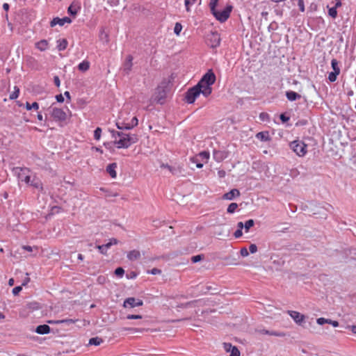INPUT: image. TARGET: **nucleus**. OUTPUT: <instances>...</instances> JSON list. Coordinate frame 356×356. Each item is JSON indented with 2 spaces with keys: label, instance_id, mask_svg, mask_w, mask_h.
Listing matches in <instances>:
<instances>
[{
  "label": "nucleus",
  "instance_id": "f257e3e1",
  "mask_svg": "<svg viewBox=\"0 0 356 356\" xmlns=\"http://www.w3.org/2000/svg\"><path fill=\"white\" fill-rule=\"evenodd\" d=\"M209 7L215 18L220 22L227 20L233 8L232 5L224 4L222 1H211Z\"/></svg>",
  "mask_w": 356,
  "mask_h": 356
},
{
  "label": "nucleus",
  "instance_id": "f03ea898",
  "mask_svg": "<svg viewBox=\"0 0 356 356\" xmlns=\"http://www.w3.org/2000/svg\"><path fill=\"white\" fill-rule=\"evenodd\" d=\"M112 136L114 138L113 143L118 149H127L138 140L137 135L127 134L122 131H113Z\"/></svg>",
  "mask_w": 356,
  "mask_h": 356
},
{
  "label": "nucleus",
  "instance_id": "7ed1b4c3",
  "mask_svg": "<svg viewBox=\"0 0 356 356\" xmlns=\"http://www.w3.org/2000/svg\"><path fill=\"white\" fill-rule=\"evenodd\" d=\"M124 111L120 112L119 118L116 122V126L119 129H131L136 127L138 124V120L136 116L131 118L130 121L124 118Z\"/></svg>",
  "mask_w": 356,
  "mask_h": 356
},
{
  "label": "nucleus",
  "instance_id": "20e7f679",
  "mask_svg": "<svg viewBox=\"0 0 356 356\" xmlns=\"http://www.w3.org/2000/svg\"><path fill=\"white\" fill-rule=\"evenodd\" d=\"M13 172L16 175L19 181L25 182L29 184L31 181L30 170L27 168L16 167L13 169Z\"/></svg>",
  "mask_w": 356,
  "mask_h": 356
},
{
  "label": "nucleus",
  "instance_id": "39448f33",
  "mask_svg": "<svg viewBox=\"0 0 356 356\" xmlns=\"http://www.w3.org/2000/svg\"><path fill=\"white\" fill-rule=\"evenodd\" d=\"M307 145L300 140H294L290 144V147L298 156H304L307 154Z\"/></svg>",
  "mask_w": 356,
  "mask_h": 356
},
{
  "label": "nucleus",
  "instance_id": "423d86ee",
  "mask_svg": "<svg viewBox=\"0 0 356 356\" xmlns=\"http://www.w3.org/2000/svg\"><path fill=\"white\" fill-rule=\"evenodd\" d=\"M200 94H202L200 89L195 86L188 90L185 95V100L188 104H193Z\"/></svg>",
  "mask_w": 356,
  "mask_h": 356
},
{
  "label": "nucleus",
  "instance_id": "0eeeda50",
  "mask_svg": "<svg viewBox=\"0 0 356 356\" xmlns=\"http://www.w3.org/2000/svg\"><path fill=\"white\" fill-rule=\"evenodd\" d=\"M166 97V88L165 86L157 87L154 95V101L160 104H163L165 101Z\"/></svg>",
  "mask_w": 356,
  "mask_h": 356
},
{
  "label": "nucleus",
  "instance_id": "6e6552de",
  "mask_svg": "<svg viewBox=\"0 0 356 356\" xmlns=\"http://www.w3.org/2000/svg\"><path fill=\"white\" fill-rule=\"evenodd\" d=\"M216 80V77L212 70H209L207 72L199 81V86L201 84H207L212 86Z\"/></svg>",
  "mask_w": 356,
  "mask_h": 356
},
{
  "label": "nucleus",
  "instance_id": "1a4fd4ad",
  "mask_svg": "<svg viewBox=\"0 0 356 356\" xmlns=\"http://www.w3.org/2000/svg\"><path fill=\"white\" fill-rule=\"evenodd\" d=\"M331 66L333 69V71L330 72L328 74V79L330 82H334L337 79V76L340 74L341 70L339 67V62L337 60V59H332L331 61Z\"/></svg>",
  "mask_w": 356,
  "mask_h": 356
},
{
  "label": "nucleus",
  "instance_id": "9d476101",
  "mask_svg": "<svg viewBox=\"0 0 356 356\" xmlns=\"http://www.w3.org/2000/svg\"><path fill=\"white\" fill-rule=\"evenodd\" d=\"M287 314L291 317V318L297 325L302 326L306 318L304 314L293 310H288Z\"/></svg>",
  "mask_w": 356,
  "mask_h": 356
},
{
  "label": "nucleus",
  "instance_id": "9b49d317",
  "mask_svg": "<svg viewBox=\"0 0 356 356\" xmlns=\"http://www.w3.org/2000/svg\"><path fill=\"white\" fill-rule=\"evenodd\" d=\"M142 305H143V301L134 297L126 298L123 302V307L124 308H134Z\"/></svg>",
  "mask_w": 356,
  "mask_h": 356
},
{
  "label": "nucleus",
  "instance_id": "f8f14e48",
  "mask_svg": "<svg viewBox=\"0 0 356 356\" xmlns=\"http://www.w3.org/2000/svg\"><path fill=\"white\" fill-rule=\"evenodd\" d=\"M51 115L55 121L59 122L65 121L66 118L65 113L61 108L56 107H52Z\"/></svg>",
  "mask_w": 356,
  "mask_h": 356
},
{
  "label": "nucleus",
  "instance_id": "ddd939ff",
  "mask_svg": "<svg viewBox=\"0 0 356 356\" xmlns=\"http://www.w3.org/2000/svg\"><path fill=\"white\" fill-rule=\"evenodd\" d=\"M220 38L218 33H211L208 39V44L212 48L217 47L220 45Z\"/></svg>",
  "mask_w": 356,
  "mask_h": 356
},
{
  "label": "nucleus",
  "instance_id": "4468645a",
  "mask_svg": "<svg viewBox=\"0 0 356 356\" xmlns=\"http://www.w3.org/2000/svg\"><path fill=\"white\" fill-rule=\"evenodd\" d=\"M341 6V1H337L333 6L327 5L328 15L333 19L337 17V9Z\"/></svg>",
  "mask_w": 356,
  "mask_h": 356
},
{
  "label": "nucleus",
  "instance_id": "2eb2a0df",
  "mask_svg": "<svg viewBox=\"0 0 356 356\" xmlns=\"http://www.w3.org/2000/svg\"><path fill=\"white\" fill-rule=\"evenodd\" d=\"M132 61H133V56L131 55H128L126 57V59L122 65L123 71L126 74H129L131 72L132 65H133Z\"/></svg>",
  "mask_w": 356,
  "mask_h": 356
},
{
  "label": "nucleus",
  "instance_id": "dca6fc26",
  "mask_svg": "<svg viewBox=\"0 0 356 356\" xmlns=\"http://www.w3.org/2000/svg\"><path fill=\"white\" fill-rule=\"evenodd\" d=\"M195 86L198 89H200L202 94L206 97L209 96L212 92L211 86H209V85L207 86V84H201L200 86H199V82H198L197 84L195 85Z\"/></svg>",
  "mask_w": 356,
  "mask_h": 356
},
{
  "label": "nucleus",
  "instance_id": "f3484780",
  "mask_svg": "<svg viewBox=\"0 0 356 356\" xmlns=\"http://www.w3.org/2000/svg\"><path fill=\"white\" fill-rule=\"evenodd\" d=\"M240 195V191L238 189L234 188L231 190L229 192L225 193L222 198L224 200H232L236 197H239Z\"/></svg>",
  "mask_w": 356,
  "mask_h": 356
},
{
  "label": "nucleus",
  "instance_id": "a211bd4d",
  "mask_svg": "<svg viewBox=\"0 0 356 356\" xmlns=\"http://www.w3.org/2000/svg\"><path fill=\"white\" fill-rule=\"evenodd\" d=\"M118 168V165L116 163H112L107 165L106 172L109 174L111 178L115 179L117 177L116 169Z\"/></svg>",
  "mask_w": 356,
  "mask_h": 356
},
{
  "label": "nucleus",
  "instance_id": "6ab92c4d",
  "mask_svg": "<svg viewBox=\"0 0 356 356\" xmlns=\"http://www.w3.org/2000/svg\"><path fill=\"white\" fill-rule=\"evenodd\" d=\"M51 328L48 325H40L35 329V332L39 334H45L50 332Z\"/></svg>",
  "mask_w": 356,
  "mask_h": 356
},
{
  "label": "nucleus",
  "instance_id": "aec40b11",
  "mask_svg": "<svg viewBox=\"0 0 356 356\" xmlns=\"http://www.w3.org/2000/svg\"><path fill=\"white\" fill-rule=\"evenodd\" d=\"M227 154L224 151H214L213 152V159L218 161L220 162L227 158Z\"/></svg>",
  "mask_w": 356,
  "mask_h": 356
},
{
  "label": "nucleus",
  "instance_id": "412c9836",
  "mask_svg": "<svg viewBox=\"0 0 356 356\" xmlns=\"http://www.w3.org/2000/svg\"><path fill=\"white\" fill-rule=\"evenodd\" d=\"M30 186H33L35 188H37L38 190H42V184L41 181L37 178L36 177H33V178H31V181L29 183Z\"/></svg>",
  "mask_w": 356,
  "mask_h": 356
},
{
  "label": "nucleus",
  "instance_id": "4be33fe9",
  "mask_svg": "<svg viewBox=\"0 0 356 356\" xmlns=\"http://www.w3.org/2000/svg\"><path fill=\"white\" fill-rule=\"evenodd\" d=\"M259 332L261 334H268L271 336H275V337H285V333L281 332H275V331H268L267 330L263 329L259 330Z\"/></svg>",
  "mask_w": 356,
  "mask_h": 356
},
{
  "label": "nucleus",
  "instance_id": "5701e85b",
  "mask_svg": "<svg viewBox=\"0 0 356 356\" xmlns=\"http://www.w3.org/2000/svg\"><path fill=\"white\" fill-rule=\"evenodd\" d=\"M66 22H67V17H64L62 19H60L59 17H55L51 21L50 26L51 27H54L57 24H59L60 26H63Z\"/></svg>",
  "mask_w": 356,
  "mask_h": 356
},
{
  "label": "nucleus",
  "instance_id": "b1692460",
  "mask_svg": "<svg viewBox=\"0 0 356 356\" xmlns=\"http://www.w3.org/2000/svg\"><path fill=\"white\" fill-rule=\"evenodd\" d=\"M140 257V252L138 250H134L128 252L127 258L130 261L137 260Z\"/></svg>",
  "mask_w": 356,
  "mask_h": 356
},
{
  "label": "nucleus",
  "instance_id": "393cba45",
  "mask_svg": "<svg viewBox=\"0 0 356 356\" xmlns=\"http://www.w3.org/2000/svg\"><path fill=\"white\" fill-rule=\"evenodd\" d=\"M198 159L204 163H207L209 159L210 154L207 151H203L200 152L198 154Z\"/></svg>",
  "mask_w": 356,
  "mask_h": 356
},
{
  "label": "nucleus",
  "instance_id": "a878e982",
  "mask_svg": "<svg viewBox=\"0 0 356 356\" xmlns=\"http://www.w3.org/2000/svg\"><path fill=\"white\" fill-rule=\"evenodd\" d=\"M286 96L289 101H295L301 97V95L294 91H287Z\"/></svg>",
  "mask_w": 356,
  "mask_h": 356
},
{
  "label": "nucleus",
  "instance_id": "bb28decb",
  "mask_svg": "<svg viewBox=\"0 0 356 356\" xmlns=\"http://www.w3.org/2000/svg\"><path fill=\"white\" fill-rule=\"evenodd\" d=\"M256 138L261 141H268L270 140L268 132L261 131L257 134Z\"/></svg>",
  "mask_w": 356,
  "mask_h": 356
},
{
  "label": "nucleus",
  "instance_id": "cd10ccee",
  "mask_svg": "<svg viewBox=\"0 0 356 356\" xmlns=\"http://www.w3.org/2000/svg\"><path fill=\"white\" fill-rule=\"evenodd\" d=\"M35 47L40 51H45L48 48V42L45 40H42L35 44Z\"/></svg>",
  "mask_w": 356,
  "mask_h": 356
},
{
  "label": "nucleus",
  "instance_id": "c85d7f7f",
  "mask_svg": "<svg viewBox=\"0 0 356 356\" xmlns=\"http://www.w3.org/2000/svg\"><path fill=\"white\" fill-rule=\"evenodd\" d=\"M79 9V6H76V5L72 4L70 6L68 7L67 10L68 13L74 17Z\"/></svg>",
  "mask_w": 356,
  "mask_h": 356
},
{
  "label": "nucleus",
  "instance_id": "c756f323",
  "mask_svg": "<svg viewBox=\"0 0 356 356\" xmlns=\"http://www.w3.org/2000/svg\"><path fill=\"white\" fill-rule=\"evenodd\" d=\"M190 161L191 163H195L196 164V167L197 168H202L204 165V163H201L198 159V156L196 155L195 156H193V157H191L190 158Z\"/></svg>",
  "mask_w": 356,
  "mask_h": 356
},
{
  "label": "nucleus",
  "instance_id": "7c9ffc66",
  "mask_svg": "<svg viewBox=\"0 0 356 356\" xmlns=\"http://www.w3.org/2000/svg\"><path fill=\"white\" fill-rule=\"evenodd\" d=\"M103 343V339L99 337H93L89 340L90 345L99 346Z\"/></svg>",
  "mask_w": 356,
  "mask_h": 356
},
{
  "label": "nucleus",
  "instance_id": "2f4dec72",
  "mask_svg": "<svg viewBox=\"0 0 356 356\" xmlns=\"http://www.w3.org/2000/svg\"><path fill=\"white\" fill-rule=\"evenodd\" d=\"M90 64L88 61H83L79 64L78 67L81 71H86L89 69Z\"/></svg>",
  "mask_w": 356,
  "mask_h": 356
},
{
  "label": "nucleus",
  "instance_id": "473e14b6",
  "mask_svg": "<svg viewBox=\"0 0 356 356\" xmlns=\"http://www.w3.org/2000/svg\"><path fill=\"white\" fill-rule=\"evenodd\" d=\"M26 108L28 111H30L31 109L38 110L39 108V104L37 102H33L32 104H30L29 102L26 103Z\"/></svg>",
  "mask_w": 356,
  "mask_h": 356
},
{
  "label": "nucleus",
  "instance_id": "72a5a7b5",
  "mask_svg": "<svg viewBox=\"0 0 356 356\" xmlns=\"http://www.w3.org/2000/svg\"><path fill=\"white\" fill-rule=\"evenodd\" d=\"M19 89L17 86H15L14 91L10 95L9 98L12 100L16 99L19 97Z\"/></svg>",
  "mask_w": 356,
  "mask_h": 356
},
{
  "label": "nucleus",
  "instance_id": "f704fd0d",
  "mask_svg": "<svg viewBox=\"0 0 356 356\" xmlns=\"http://www.w3.org/2000/svg\"><path fill=\"white\" fill-rule=\"evenodd\" d=\"M238 208V204L235 202L231 203L227 209V213H233L236 211V210Z\"/></svg>",
  "mask_w": 356,
  "mask_h": 356
},
{
  "label": "nucleus",
  "instance_id": "c9c22d12",
  "mask_svg": "<svg viewBox=\"0 0 356 356\" xmlns=\"http://www.w3.org/2000/svg\"><path fill=\"white\" fill-rule=\"evenodd\" d=\"M254 222L253 220L250 219V220H247L244 225V228H245V232H248L249 231V229L252 227L254 226Z\"/></svg>",
  "mask_w": 356,
  "mask_h": 356
},
{
  "label": "nucleus",
  "instance_id": "e433bc0d",
  "mask_svg": "<svg viewBox=\"0 0 356 356\" xmlns=\"http://www.w3.org/2000/svg\"><path fill=\"white\" fill-rule=\"evenodd\" d=\"M182 30V25L179 22H177L174 27V33L177 35H179Z\"/></svg>",
  "mask_w": 356,
  "mask_h": 356
},
{
  "label": "nucleus",
  "instance_id": "4c0bfd02",
  "mask_svg": "<svg viewBox=\"0 0 356 356\" xmlns=\"http://www.w3.org/2000/svg\"><path fill=\"white\" fill-rule=\"evenodd\" d=\"M118 243V241L116 239V238H111L109 240V242L107 243L106 244H104V247L106 250H108L111 245H117Z\"/></svg>",
  "mask_w": 356,
  "mask_h": 356
},
{
  "label": "nucleus",
  "instance_id": "58836bf2",
  "mask_svg": "<svg viewBox=\"0 0 356 356\" xmlns=\"http://www.w3.org/2000/svg\"><path fill=\"white\" fill-rule=\"evenodd\" d=\"M102 129L97 127L94 131V138L95 140H99L101 138Z\"/></svg>",
  "mask_w": 356,
  "mask_h": 356
},
{
  "label": "nucleus",
  "instance_id": "ea45409f",
  "mask_svg": "<svg viewBox=\"0 0 356 356\" xmlns=\"http://www.w3.org/2000/svg\"><path fill=\"white\" fill-rule=\"evenodd\" d=\"M122 331H131L132 332H142L143 330L138 329V328H134V327H122L121 328Z\"/></svg>",
  "mask_w": 356,
  "mask_h": 356
},
{
  "label": "nucleus",
  "instance_id": "a19ab883",
  "mask_svg": "<svg viewBox=\"0 0 356 356\" xmlns=\"http://www.w3.org/2000/svg\"><path fill=\"white\" fill-rule=\"evenodd\" d=\"M143 316L141 315L138 314H128L126 316V318L128 320H133V319H141Z\"/></svg>",
  "mask_w": 356,
  "mask_h": 356
},
{
  "label": "nucleus",
  "instance_id": "79ce46f5",
  "mask_svg": "<svg viewBox=\"0 0 356 356\" xmlns=\"http://www.w3.org/2000/svg\"><path fill=\"white\" fill-rule=\"evenodd\" d=\"M124 270L121 267H119V268H117L115 270V274L116 275V276L118 277H122V275H124Z\"/></svg>",
  "mask_w": 356,
  "mask_h": 356
},
{
  "label": "nucleus",
  "instance_id": "37998d69",
  "mask_svg": "<svg viewBox=\"0 0 356 356\" xmlns=\"http://www.w3.org/2000/svg\"><path fill=\"white\" fill-rule=\"evenodd\" d=\"M230 355L229 356H240V352L238 350V348L236 346H234L230 351Z\"/></svg>",
  "mask_w": 356,
  "mask_h": 356
},
{
  "label": "nucleus",
  "instance_id": "c03bdc74",
  "mask_svg": "<svg viewBox=\"0 0 356 356\" xmlns=\"http://www.w3.org/2000/svg\"><path fill=\"white\" fill-rule=\"evenodd\" d=\"M22 290V286H17L13 289L12 293L14 296H17Z\"/></svg>",
  "mask_w": 356,
  "mask_h": 356
},
{
  "label": "nucleus",
  "instance_id": "a18cd8bd",
  "mask_svg": "<svg viewBox=\"0 0 356 356\" xmlns=\"http://www.w3.org/2000/svg\"><path fill=\"white\" fill-rule=\"evenodd\" d=\"M66 47H67V40L63 39V42L58 45V48L60 51V50L65 49Z\"/></svg>",
  "mask_w": 356,
  "mask_h": 356
},
{
  "label": "nucleus",
  "instance_id": "49530a36",
  "mask_svg": "<svg viewBox=\"0 0 356 356\" xmlns=\"http://www.w3.org/2000/svg\"><path fill=\"white\" fill-rule=\"evenodd\" d=\"M316 323L318 325H323L325 323H328V318H323V317L318 318L316 320Z\"/></svg>",
  "mask_w": 356,
  "mask_h": 356
},
{
  "label": "nucleus",
  "instance_id": "de8ad7c7",
  "mask_svg": "<svg viewBox=\"0 0 356 356\" xmlns=\"http://www.w3.org/2000/svg\"><path fill=\"white\" fill-rule=\"evenodd\" d=\"M147 273L152 274V275H159L161 273V270L159 268H154L150 270L147 271Z\"/></svg>",
  "mask_w": 356,
  "mask_h": 356
},
{
  "label": "nucleus",
  "instance_id": "09e8293b",
  "mask_svg": "<svg viewBox=\"0 0 356 356\" xmlns=\"http://www.w3.org/2000/svg\"><path fill=\"white\" fill-rule=\"evenodd\" d=\"M223 347L227 352H230L234 346L229 343H224Z\"/></svg>",
  "mask_w": 356,
  "mask_h": 356
},
{
  "label": "nucleus",
  "instance_id": "8fccbe9b",
  "mask_svg": "<svg viewBox=\"0 0 356 356\" xmlns=\"http://www.w3.org/2000/svg\"><path fill=\"white\" fill-rule=\"evenodd\" d=\"M202 259V256L200 255V254H198V255H195V256L192 257L191 261L193 263H197V262L201 261Z\"/></svg>",
  "mask_w": 356,
  "mask_h": 356
},
{
  "label": "nucleus",
  "instance_id": "3c124183",
  "mask_svg": "<svg viewBox=\"0 0 356 356\" xmlns=\"http://www.w3.org/2000/svg\"><path fill=\"white\" fill-rule=\"evenodd\" d=\"M97 248L99 250L102 254H106L107 250L105 248L104 245H97Z\"/></svg>",
  "mask_w": 356,
  "mask_h": 356
},
{
  "label": "nucleus",
  "instance_id": "603ef678",
  "mask_svg": "<svg viewBox=\"0 0 356 356\" xmlns=\"http://www.w3.org/2000/svg\"><path fill=\"white\" fill-rule=\"evenodd\" d=\"M240 253L242 257H247L249 254V252L245 248H241Z\"/></svg>",
  "mask_w": 356,
  "mask_h": 356
},
{
  "label": "nucleus",
  "instance_id": "864d4df0",
  "mask_svg": "<svg viewBox=\"0 0 356 356\" xmlns=\"http://www.w3.org/2000/svg\"><path fill=\"white\" fill-rule=\"evenodd\" d=\"M249 250L251 253H255L257 251V247L255 244H251L249 247Z\"/></svg>",
  "mask_w": 356,
  "mask_h": 356
},
{
  "label": "nucleus",
  "instance_id": "5fc2aeb1",
  "mask_svg": "<svg viewBox=\"0 0 356 356\" xmlns=\"http://www.w3.org/2000/svg\"><path fill=\"white\" fill-rule=\"evenodd\" d=\"M327 323L332 325L334 327H337L339 326V322L337 321H332L331 319H328Z\"/></svg>",
  "mask_w": 356,
  "mask_h": 356
},
{
  "label": "nucleus",
  "instance_id": "6e6d98bb",
  "mask_svg": "<svg viewBox=\"0 0 356 356\" xmlns=\"http://www.w3.org/2000/svg\"><path fill=\"white\" fill-rule=\"evenodd\" d=\"M242 229H238L234 234L235 238H238L242 236Z\"/></svg>",
  "mask_w": 356,
  "mask_h": 356
},
{
  "label": "nucleus",
  "instance_id": "4d7b16f0",
  "mask_svg": "<svg viewBox=\"0 0 356 356\" xmlns=\"http://www.w3.org/2000/svg\"><path fill=\"white\" fill-rule=\"evenodd\" d=\"M56 99L57 102H64V97H63V95H61V94L56 95Z\"/></svg>",
  "mask_w": 356,
  "mask_h": 356
},
{
  "label": "nucleus",
  "instance_id": "13d9d810",
  "mask_svg": "<svg viewBox=\"0 0 356 356\" xmlns=\"http://www.w3.org/2000/svg\"><path fill=\"white\" fill-rule=\"evenodd\" d=\"M298 6H299L300 11H302V12L305 11L304 1H298Z\"/></svg>",
  "mask_w": 356,
  "mask_h": 356
},
{
  "label": "nucleus",
  "instance_id": "bf43d9fd",
  "mask_svg": "<svg viewBox=\"0 0 356 356\" xmlns=\"http://www.w3.org/2000/svg\"><path fill=\"white\" fill-rule=\"evenodd\" d=\"M54 83L56 86H58V87L60 86V79H59L58 76H54Z\"/></svg>",
  "mask_w": 356,
  "mask_h": 356
},
{
  "label": "nucleus",
  "instance_id": "052dcab7",
  "mask_svg": "<svg viewBox=\"0 0 356 356\" xmlns=\"http://www.w3.org/2000/svg\"><path fill=\"white\" fill-rule=\"evenodd\" d=\"M218 174L220 177H224L225 176V171L223 170H219Z\"/></svg>",
  "mask_w": 356,
  "mask_h": 356
},
{
  "label": "nucleus",
  "instance_id": "680f3d73",
  "mask_svg": "<svg viewBox=\"0 0 356 356\" xmlns=\"http://www.w3.org/2000/svg\"><path fill=\"white\" fill-rule=\"evenodd\" d=\"M280 119L282 120V122H284L288 121L289 118L288 117H286L284 114H282L280 115Z\"/></svg>",
  "mask_w": 356,
  "mask_h": 356
},
{
  "label": "nucleus",
  "instance_id": "e2e57ef3",
  "mask_svg": "<svg viewBox=\"0 0 356 356\" xmlns=\"http://www.w3.org/2000/svg\"><path fill=\"white\" fill-rule=\"evenodd\" d=\"M22 248L26 250H27V251H29V252H31L32 250H33L32 247L29 246V245H24V246H22Z\"/></svg>",
  "mask_w": 356,
  "mask_h": 356
},
{
  "label": "nucleus",
  "instance_id": "0e129e2a",
  "mask_svg": "<svg viewBox=\"0 0 356 356\" xmlns=\"http://www.w3.org/2000/svg\"><path fill=\"white\" fill-rule=\"evenodd\" d=\"M92 149V150H95V151H96V152H99L100 154H102V153H103V150H102L101 148H99V147H93Z\"/></svg>",
  "mask_w": 356,
  "mask_h": 356
},
{
  "label": "nucleus",
  "instance_id": "69168bd1",
  "mask_svg": "<svg viewBox=\"0 0 356 356\" xmlns=\"http://www.w3.org/2000/svg\"><path fill=\"white\" fill-rule=\"evenodd\" d=\"M191 2L192 1H185V6H186V8L187 11L190 10L189 5L191 4Z\"/></svg>",
  "mask_w": 356,
  "mask_h": 356
},
{
  "label": "nucleus",
  "instance_id": "338daca9",
  "mask_svg": "<svg viewBox=\"0 0 356 356\" xmlns=\"http://www.w3.org/2000/svg\"><path fill=\"white\" fill-rule=\"evenodd\" d=\"M237 227L238 229H242L244 227V225L242 222H238L237 224Z\"/></svg>",
  "mask_w": 356,
  "mask_h": 356
},
{
  "label": "nucleus",
  "instance_id": "774afa93",
  "mask_svg": "<svg viewBox=\"0 0 356 356\" xmlns=\"http://www.w3.org/2000/svg\"><path fill=\"white\" fill-rule=\"evenodd\" d=\"M351 331H352L353 333L356 334V325H353V326H351Z\"/></svg>",
  "mask_w": 356,
  "mask_h": 356
}]
</instances>
